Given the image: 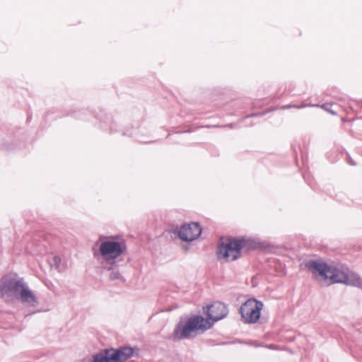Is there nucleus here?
<instances>
[{
    "mask_svg": "<svg viewBox=\"0 0 362 362\" xmlns=\"http://www.w3.org/2000/svg\"><path fill=\"white\" fill-rule=\"evenodd\" d=\"M263 303L255 299L247 300L240 307V313L245 322L255 323L259 319Z\"/></svg>",
    "mask_w": 362,
    "mask_h": 362,
    "instance_id": "423d86ee",
    "label": "nucleus"
},
{
    "mask_svg": "<svg viewBox=\"0 0 362 362\" xmlns=\"http://www.w3.org/2000/svg\"><path fill=\"white\" fill-rule=\"evenodd\" d=\"M23 285L22 280L6 276L0 280V296L7 300L16 298Z\"/></svg>",
    "mask_w": 362,
    "mask_h": 362,
    "instance_id": "39448f33",
    "label": "nucleus"
},
{
    "mask_svg": "<svg viewBox=\"0 0 362 362\" xmlns=\"http://www.w3.org/2000/svg\"><path fill=\"white\" fill-rule=\"evenodd\" d=\"M228 310L226 305L220 302H216L211 305L203 307V313L206 315L209 320L214 322L222 320L228 315Z\"/></svg>",
    "mask_w": 362,
    "mask_h": 362,
    "instance_id": "0eeeda50",
    "label": "nucleus"
},
{
    "mask_svg": "<svg viewBox=\"0 0 362 362\" xmlns=\"http://www.w3.org/2000/svg\"><path fill=\"white\" fill-rule=\"evenodd\" d=\"M61 259L59 257H54L52 261L51 262V266L54 267L56 269H58L61 264Z\"/></svg>",
    "mask_w": 362,
    "mask_h": 362,
    "instance_id": "f8f14e48",
    "label": "nucleus"
},
{
    "mask_svg": "<svg viewBox=\"0 0 362 362\" xmlns=\"http://www.w3.org/2000/svg\"><path fill=\"white\" fill-rule=\"evenodd\" d=\"M306 267L315 279L323 284L341 283L362 288V279L349 270H343L320 260H312Z\"/></svg>",
    "mask_w": 362,
    "mask_h": 362,
    "instance_id": "f257e3e1",
    "label": "nucleus"
},
{
    "mask_svg": "<svg viewBox=\"0 0 362 362\" xmlns=\"http://www.w3.org/2000/svg\"><path fill=\"white\" fill-rule=\"evenodd\" d=\"M243 246L241 240L231 238H222L216 251L217 258L221 262L235 260L240 256Z\"/></svg>",
    "mask_w": 362,
    "mask_h": 362,
    "instance_id": "20e7f679",
    "label": "nucleus"
},
{
    "mask_svg": "<svg viewBox=\"0 0 362 362\" xmlns=\"http://www.w3.org/2000/svg\"><path fill=\"white\" fill-rule=\"evenodd\" d=\"M213 327L212 321L202 315H194L181 320L175 327L173 338L180 340L202 334Z\"/></svg>",
    "mask_w": 362,
    "mask_h": 362,
    "instance_id": "f03ea898",
    "label": "nucleus"
},
{
    "mask_svg": "<svg viewBox=\"0 0 362 362\" xmlns=\"http://www.w3.org/2000/svg\"><path fill=\"white\" fill-rule=\"evenodd\" d=\"M110 350H104L93 356V362H113Z\"/></svg>",
    "mask_w": 362,
    "mask_h": 362,
    "instance_id": "9b49d317",
    "label": "nucleus"
},
{
    "mask_svg": "<svg viewBox=\"0 0 362 362\" xmlns=\"http://www.w3.org/2000/svg\"><path fill=\"white\" fill-rule=\"evenodd\" d=\"M121 277V275L118 271H113L110 274V278L112 280L118 279Z\"/></svg>",
    "mask_w": 362,
    "mask_h": 362,
    "instance_id": "ddd939ff",
    "label": "nucleus"
},
{
    "mask_svg": "<svg viewBox=\"0 0 362 362\" xmlns=\"http://www.w3.org/2000/svg\"><path fill=\"white\" fill-rule=\"evenodd\" d=\"M100 257L106 262H112L125 251L124 243L117 237L100 236L97 242Z\"/></svg>",
    "mask_w": 362,
    "mask_h": 362,
    "instance_id": "7ed1b4c3",
    "label": "nucleus"
},
{
    "mask_svg": "<svg viewBox=\"0 0 362 362\" xmlns=\"http://www.w3.org/2000/svg\"><path fill=\"white\" fill-rule=\"evenodd\" d=\"M81 362H93V361H90V360H86V359H84V360H83Z\"/></svg>",
    "mask_w": 362,
    "mask_h": 362,
    "instance_id": "4468645a",
    "label": "nucleus"
},
{
    "mask_svg": "<svg viewBox=\"0 0 362 362\" xmlns=\"http://www.w3.org/2000/svg\"><path fill=\"white\" fill-rule=\"evenodd\" d=\"M16 299L21 300L23 303L34 306L37 304V298L34 293L24 284L21 288Z\"/></svg>",
    "mask_w": 362,
    "mask_h": 362,
    "instance_id": "9d476101",
    "label": "nucleus"
},
{
    "mask_svg": "<svg viewBox=\"0 0 362 362\" xmlns=\"http://www.w3.org/2000/svg\"><path fill=\"white\" fill-rule=\"evenodd\" d=\"M201 228L197 223L182 225L177 230L179 238L186 242H191L201 235Z\"/></svg>",
    "mask_w": 362,
    "mask_h": 362,
    "instance_id": "6e6552de",
    "label": "nucleus"
},
{
    "mask_svg": "<svg viewBox=\"0 0 362 362\" xmlns=\"http://www.w3.org/2000/svg\"><path fill=\"white\" fill-rule=\"evenodd\" d=\"M113 362H124L131 358L134 349L129 346H124L117 349H110Z\"/></svg>",
    "mask_w": 362,
    "mask_h": 362,
    "instance_id": "1a4fd4ad",
    "label": "nucleus"
}]
</instances>
